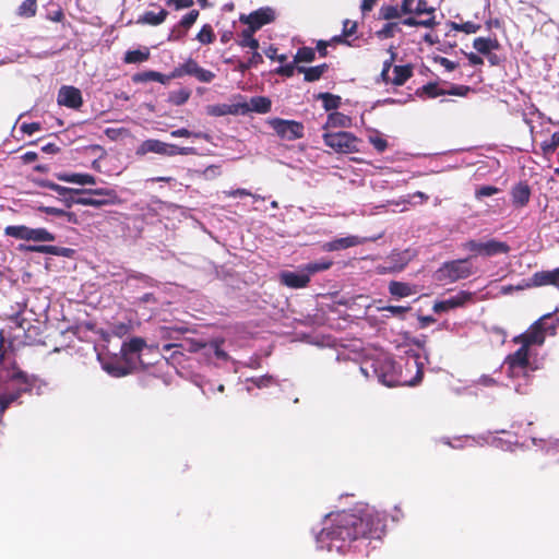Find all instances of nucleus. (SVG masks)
I'll return each instance as SVG.
<instances>
[{
	"instance_id": "a19ab883",
	"label": "nucleus",
	"mask_w": 559,
	"mask_h": 559,
	"mask_svg": "<svg viewBox=\"0 0 559 559\" xmlns=\"http://www.w3.org/2000/svg\"><path fill=\"white\" fill-rule=\"evenodd\" d=\"M190 96L191 91H189L188 88H180L169 94L168 102L175 106H181L189 100Z\"/></svg>"
},
{
	"instance_id": "052dcab7",
	"label": "nucleus",
	"mask_w": 559,
	"mask_h": 559,
	"mask_svg": "<svg viewBox=\"0 0 559 559\" xmlns=\"http://www.w3.org/2000/svg\"><path fill=\"white\" fill-rule=\"evenodd\" d=\"M264 52L267 58L271 60H277L281 63L287 59L286 55H277V48L274 46H270Z\"/></svg>"
},
{
	"instance_id": "bb28decb",
	"label": "nucleus",
	"mask_w": 559,
	"mask_h": 559,
	"mask_svg": "<svg viewBox=\"0 0 559 559\" xmlns=\"http://www.w3.org/2000/svg\"><path fill=\"white\" fill-rule=\"evenodd\" d=\"M510 251V246L504 241L490 239L484 242L483 255L493 257L498 254H507Z\"/></svg>"
},
{
	"instance_id": "f3484780",
	"label": "nucleus",
	"mask_w": 559,
	"mask_h": 559,
	"mask_svg": "<svg viewBox=\"0 0 559 559\" xmlns=\"http://www.w3.org/2000/svg\"><path fill=\"white\" fill-rule=\"evenodd\" d=\"M512 204L520 209L527 205L531 199V188L526 181H520L511 189Z\"/></svg>"
},
{
	"instance_id": "a18cd8bd",
	"label": "nucleus",
	"mask_w": 559,
	"mask_h": 559,
	"mask_svg": "<svg viewBox=\"0 0 559 559\" xmlns=\"http://www.w3.org/2000/svg\"><path fill=\"white\" fill-rule=\"evenodd\" d=\"M37 11L36 0H25L17 9V14L23 17H33Z\"/></svg>"
},
{
	"instance_id": "72a5a7b5",
	"label": "nucleus",
	"mask_w": 559,
	"mask_h": 559,
	"mask_svg": "<svg viewBox=\"0 0 559 559\" xmlns=\"http://www.w3.org/2000/svg\"><path fill=\"white\" fill-rule=\"evenodd\" d=\"M316 98L322 100V105L325 111H336V109L342 104L341 96L334 95L329 92L319 93L318 95H316Z\"/></svg>"
},
{
	"instance_id": "8fccbe9b",
	"label": "nucleus",
	"mask_w": 559,
	"mask_h": 559,
	"mask_svg": "<svg viewBox=\"0 0 559 559\" xmlns=\"http://www.w3.org/2000/svg\"><path fill=\"white\" fill-rule=\"evenodd\" d=\"M199 16L198 10H191L186 15L182 16V19L179 22V26L183 27L185 29L190 28L197 21Z\"/></svg>"
},
{
	"instance_id": "69168bd1",
	"label": "nucleus",
	"mask_w": 559,
	"mask_h": 559,
	"mask_svg": "<svg viewBox=\"0 0 559 559\" xmlns=\"http://www.w3.org/2000/svg\"><path fill=\"white\" fill-rule=\"evenodd\" d=\"M168 5H174L176 10L190 8L193 5V0H167Z\"/></svg>"
},
{
	"instance_id": "9b49d317",
	"label": "nucleus",
	"mask_w": 559,
	"mask_h": 559,
	"mask_svg": "<svg viewBox=\"0 0 559 559\" xmlns=\"http://www.w3.org/2000/svg\"><path fill=\"white\" fill-rule=\"evenodd\" d=\"M275 20V12L271 8H261L249 15H241L240 21L248 25L251 31H259L264 25Z\"/></svg>"
},
{
	"instance_id": "774afa93",
	"label": "nucleus",
	"mask_w": 559,
	"mask_h": 559,
	"mask_svg": "<svg viewBox=\"0 0 559 559\" xmlns=\"http://www.w3.org/2000/svg\"><path fill=\"white\" fill-rule=\"evenodd\" d=\"M22 131L26 134H33L40 130V124L38 122L23 123Z\"/></svg>"
},
{
	"instance_id": "473e14b6",
	"label": "nucleus",
	"mask_w": 559,
	"mask_h": 559,
	"mask_svg": "<svg viewBox=\"0 0 559 559\" xmlns=\"http://www.w3.org/2000/svg\"><path fill=\"white\" fill-rule=\"evenodd\" d=\"M417 15L409 14L408 16L401 20V24L409 27H426L433 28L438 25V22L435 17H428L425 20H418Z\"/></svg>"
},
{
	"instance_id": "1a4fd4ad",
	"label": "nucleus",
	"mask_w": 559,
	"mask_h": 559,
	"mask_svg": "<svg viewBox=\"0 0 559 559\" xmlns=\"http://www.w3.org/2000/svg\"><path fill=\"white\" fill-rule=\"evenodd\" d=\"M473 88L468 85H455L452 84L450 88L445 90L439 86L437 82H428L424 86L417 88L416 95L420 98L427 97V98H436L438 96L443 95H452V96H460V97H466L468 93H471Z\"/></svg>"
},
{
	"instance_id": "c03bdc74",
	"label": "nucleus",
	"mask_w": 559,
	"mask_h": 559,
	"mask_svg": "<svg viewBox=\"0 0 559 559\" xmlns=\"http://www.w3.org/2000/svg\"><path fill=\"white\" fill-rule=\"evenodd\" d=\"M449 26L454 31L463 32L465 34H475L480 29L479 24L471 21L464 23L450 22Z\"/></svg>"
},
{
	"instance_id": "7ed1b4c3",
	"label": "nucleus",
	"mask_w": 559,
	"mask_h": 559,
	"mask_svg": "<svg viewBox=\"0 0 559 559\" xmlns=\"http://www.w3.org/2000/svg\"><path fill=\"white\" fill-rule=\"evenodd\" d=\"M556 329L557 326L551 314H545L535 321L526 332L514 336L513 342L527 347L532 345H542L545 342L547 334L555 335Z\"/></svg>"
},
{
	"instance_id": "20e7f679",
	"label": "nucleus",
	"mask_w": 559,
	"mask_h": 559,
	"mask_svg": "<svg viewBox=\"0 0 559 559\" xmlns=\"http://www.w3.org/2000/svg\"><path fill=\"white\" fill-rule=\"evenodd\" d=\"M473 274V267L468 259H459L444 262L436 272L438 281H447L454 283L460 280L469 277Z\"/></svg>"
},
{
	"instance_id": "aec40b11",
	"label": "nucleus",
	"mask_w": 559,
	"mask_h": 559,
	"mask_svg": "<svg viewBox=\"0 0 559 559\" xmlns=\"http://www.w3.org/2000/svg\"><path fill=\"white\" fill-rule=\"evenodd\" d=\"M413 255L409 250L392 252L388 257L389 272H401L411 262Z\"/></svg>"
},
{
	"instance_id": "ea45409f",
	"label": "nucleus",
	"mask_w": 559,
	"mask_h": 559,
	"mask_svg": "<svg viewBox=\"0 0 559 559\" xmlns=\"http://www.w3.org/2000/svg\"><path fill=\"white\" fill-rule=\"evenodd\" d=\"M316 59V49L312 47H300L294 56V63L312 62Z\"/></svg>"
},
{
	"instance_id": "393cba45",
	"label": "nucleus",
	"mask_w": 559,
	"mask_h": 559,
	"mask_svg": "<svg viewBox=\"0 0 559 559\" xmlns=\"http://www.w3.org/2000/svg\"><path fill=\"white\" fill-rule=\"evenodd\" d=\"M389 293L395 298H405L417 293L415 285L404 282L391 281L389 284Z\"/></svg>"
},
{
	"instance_id": "79ce46f5",
	"label": "nucleus",
	"mask_w": 559,
	"mask_h": 559,
	"mask_svg": "<svg viewBox=\"0 0 559 559\" xmlns=\"http://www.w3.org/2000/svg\"><path fill=\"white\" fill-rule=\"evenodd\" d=\"M197 154V150L191 146H185L180 147L175 144H168L166 143V153H164V156H175V155H194Z\"/></svg>"
},
{
	"instance_id": "e2e57ef3",
	"label": "nucleus",
	"mask_w": 559,
	"mask_h": 559,
	"mask_svg": "<svg viewBox=\"0 0 559 559\" xmlns=\"http://www.w3.org/2000/svg\"><path fill=\"white\" fill-rule=\"evenodd\" d=\"M38 211L40 213H45L47 215H52V216H57V217H62V215L64 214V210L53 207V206H39Z\"/></svg>"
},
{
	"instance_id": "de8ad7c7",
	"label": "nucleus",
	"mask_w": 559,
	"mask_h": 559,
	"mask_svg": "<svg viewBox=\"0 0 559 559\" xmlns=\"http://www.w3.org/2000/svg\"><path fill=\"white\" fill-rule=\"evenodd\" d=\"M197 39L202 44H212L215 40V34L212 26L210 24L203 25L197 35Z\"/></svg>"
},
{
	"instance_id": "338daca9",
	"label": "nucleus",
	"mask_w": 559,
	"mask_h": 559,
	"mask_svg": "<svg viewBox=\"0 0 559 559\" xmlns=\"http://www.w3.org/2000/svg\"><path fill=\"white\" fill-rule=\"evenodd\" d=\"M438 62L449 72L454 71L459 66L456 62L445 57H439Z\"/></svg>"
},
{
	"instance_id": "2eb2a0df",
	"label": "nucleus",
	"mask_w": 559,
	"mask_h": 559,
	"mask_svg": "<svg viewBox=\"0 0 559 559\" xmlns=\"http://www.w3.org/2000/svg\"><path fill=\"white\" fill-rule=\"evenodd\" d=\"M471 299H472L471 293L460 292L457 295H455L447 300L437 301L433 305L432 310L436 313L445 312L450 309H454V308L464 306Z\"/></svg>"
},
{
	"instance_id": "9d476101",
	"label": "nucleus",
	"mask_w": 559,
	"mask_h": 559,
	"mask_svg": "<svg viewBox=\"0 0 559 559\" xmlns=\"http://www.w3.org/2000/svg\"><path fill=\"white\" fill-rule=\"evenodd\" d=\"M183 75L194 76L202 83H210L216 78L214 72L200 67L192 58H189L185 63L176 67L171 72L174 79L182 78Z\"/></svg>"
},
{
	"instance_id": "5fc2aeb1",
	"label": "nucleus",
	"mask_w": 559,
	"mask_h": 559,
	"mask_svg": "<svg viewBox=\"0 0 559 559\" xmlns=\"http://www.w3.org/2000/svg\"><path fill=\"white\" fill-rule=\"evenodd\" d=\"M532 284H533V280H532V277H530V278H524V280H522V281H521V283H519L516 286H512V285H510V286L504 287V288H503V292H506V293H510V292H512L513 289H515V290L530 289V288H533V287H534V285H532Z\"/></svg>"
},
{
	"instance_id": "f704fd0d",
	"label": "nucleus",
	"mask_w": 559,
	"mask_h": 559,
	"mask_svg": "<svg viewBox=\"0 0 559 559\" xmlns=\"http://www.w3.org/2000/svg\"><path fill=\"white\" fill-rule=\"evenodd\" d=\"M146 346V342L142 337H132L124 342L121 346V353L124 355L140 353Z\"/></svg>"
},
{
	"instance_id": "a211bd4d",
	"label": "nucleus",
	"mask_w": 559,
	"mask_h": 559,
	"mask_svg": "<svg viewBox=\"0 0 559 559\" xmlns=\"http://www.w3.org/2000/svg\"><path fill=\"white\" fill-rule=\"evenodd\" d=\"M281 282L290 288H304L309 284L310 277L302 270L300 273L287 271L281 274Z\"/></svg>"
},
{
	"instance_id": "4be33fe9",
	"label": "nucleus",
	"mask_w": 559,
	"mask_h": 559,
	"mask_svg": "<svg viewBox=\"0 0 559 559\" xmlns=\"http://www.w3.org/2000/svg\"><path fill=\"white\" fill-rule=\"evenodd\" d=\"M135 153L138 156H144L148 153L164 156V153H166V143L157 139H148L139 145Z\"/></svg>"
},
{
	"instance_id": "5701e85b",
	"label": "nucleus",
	"mask_w": 559,
	"mask_h": 559,
	"mask_svg": "<svg viewBox=\"0 0 559 559\" xmlns=\"http://www.w3.org/2000/svg\"><path fill=\"white\" fill-rule=\"evenodd\" d=\"M359 243H360V241L357 236H348V237L337 238L332 241L325 242L322 246V249L324 251H329V252L338 251V250H344V249H347L350 247H355Z\"/></svg>"
},
{
	"instance_id": "e433bc0d",
	"label": "nucleus",
	"mask_w": 559,
	"mask_h": 559,
	"mask_svg": "<svg viewBox=\"0 0 559 559\" xmlns=\"http://www.w3.org/2000/svg\"><path fill=\"white\" fill-rule=\"evenodd\" d=\"M255 32L257 31H251V28H249V27L243 29L240 34V39L238 41V45L242 48L248 47L252 50H258L260 45H259V40L253 37V34Z\"/></svg>"
},
{
	"instance_id": "c756f323",
	"label": "nucleus",
	"mask_w": 559,
	"mask_h": 559,
	"mask_svg": "<svg viewBox=\"0 0 559 559\" xmlns=\"http://www.w3.org/2000/svg\"><path fill=\"white\" fill-rule=\"evenodd\" d=\"M329 69V66L326 63H322V64H319V66H316V67H310V68H306V67H297V71L299 73H304V80L306 82H316V81H319L321 79V76L328 71Z\"/></svg>"
},
{
	"instance_id": "4d7b16f0",
	"label": "nucleus",
	"mask_w": 559,
	"mask_h": 559,
	"mask_svg": "<svg viewBox=\"0 0 559 559\" xmlns=\"http://www.w3.org/2000/svg\"><path fill=\"white\" fill-rule=\"evenodd\" d=\"M79 194H81V192H71L66 197H61L60 201L64 204L66 207L70 209L74 204H80V197H76Z\"/></svg>"
},
{
	"instance_id": "864d4df0",
	"label": "nucleus",
	"mask_w": 559,
	"mask_h": 559,
	"mask_svg": "<svg viewBox=\"0 0 559 559\" xmlns=\"http://www.w3.org/2000/svg\"><path fill=\"white\" fill-rule=\"evenodd\" d=\"M369 142L379 153H383L388 148V141L382 136L371 135L369 136Z\"/></svg>"
},
{
	"instance_id": "4c0bfd02",
	"label": "nucleus",
	"mask_w": 559,
	"mask_h": 559,
	"mask_svg": "<svg viewBox=\"0 0 559 559\" xmlns=\"http://www.w3.org/2000/svg\"><path fill=\"white\" fill-rule=\"evenodd\" d=\"M404 15V12L401 11V7L384 4L379 10L380 19L385 21H391L395 19H401Z\"/></svg>"
},
{
	"instance_id": "4468645a",
	"label": "nucleus",
	"mask_w": 559,
	"mask_h": 559,
	"mask_svg": "<svg viewBox=\"0 0 559 559\" xmlns=\"http://www.w3.org/2000/svg\"><path fill=\"white\" fill-rule=\"evenodd\" d=\"M247 103H237V104H216L207 106L206 112L213 117H222L227 115H246L247 114Z\"/></svg>"
},
{
	"instance_id": "3c124183",
	"label": "nucleus",
	"mask_w": 559,
	"mask_h": 559,
	"mask_svg": "<svg viewBox=\"0 0 559 559\" xmlns=\"http://www.w3.org/2000/svg\"><path fill=\"white\" fill-rule=\"evenodd\" d=\"M297 63H294L293 61L290 63L280 66L278 68H276L275 73L285 78H292L295 71H297Z\"/></svg>"
},
{
	"instance_id": "c9c22d12",
	"label": "nucleus",
	"mask_w": 559,
	"mask_h": 559,
	"mask_svg": "<svg viewBox=\"0 0 559 559\" xmlns=\"http://www.w3.org/2000/svg\"><path fill=\"white\" fill-rule=\"evenodd\" d=\"M333 265V261L329 259H321L318 261L310 262L302 267L309 276L319 272L329 270Z\"/></svg>"
},
{
	"instance_id": "603ef678",
	"label": "nucleus",
	"mask_w": 559,
	"mask_h": 559,
	"mask_svg": "<svg viewBox=\"0 0 559 559\" xmlns=\"http://www.w3.org/2000/svg\"><path fill=\"white\" fill-rule=\"evenodd\" d=\"M499 188L495 187V186H481L480 188H478L475 192V198L480 200L481 198H485V197H491L493 194H497L499 192Z\"/></svg>"
},
{
	"instance_id": "b1692460",
	"label": "nucleus",
	"mask_w": 559,
	"mask_h": 559,
	"mask_svg": "<svg viewBox=\"0 0 559 559\" xmlns=\"http://www.w3.org/2000/svg\"><path fill=\"white\" fill-rule=\"evenodd\" d=\"M473 47L478 53L485 56L493 50L500 49L501 45L496 37H476L473 40Z\"/></svg>"
},
{
	"instance_id": "6ab92c4d",
	"label": "nucleus",
	"mask_w": 559,
	"mask_h": 559,
	"mask_svg": "<svg viewBox=\"0 0 559 559\" xmlns=\"http://www.w3.org/2000/svg\"><path fill=\"white\" fill-rule=\"evenodd\" d=\"M534 287L554 285L559 288V267L552 271H540L532 275Z\"/></svg>"
},
{
	"instance_id": "bf43d9fd",
	"label": "nucleus",
	"mask_w": 559,
	"mask_h": 559,
	"mask_svg": "<svg viewBox=\"0 0 559 559\" xmlns=\"http://www.w3.org/2000/svg\"><path fill=\"white\" fill-rule=\"evenodd\" d=\"M250 382H252L257 388H266L271 385L273 382V377L271 376H263V377H257L249 379Z\"/></svg>"
},
{
	"instance_id": "c85d7f7f",
	"label": "nucleus",
	"mask_w": 559,
	"mask_h": 559,
	"mask_svg": "<svg viewBox=\"0 0 559 559\" xmlns=\"http://www.w3.org/2000/svg\"><path fill=\"white\" fill-rule=\"evenodd\" d=\"M57 178L64 182H71V183H76V185H81V186L96 183V178L91 174H79V173L59 174V175H57Z\"/></svg>"
},
{
	"instance_id": "58836bf2",
	"label": "nucleus",
	"mask_w": 559,
	"mask_h": 559,
	"mask_svg": "<svg viewBox=\"0 0 559 559\" xmlns=\"http://www.w3.org/2000/svg\"><path fill=\"white\" fill-rule=\"evenodd\" d=\"M150 58V51L147 49L145 50H129L126 52L123 61L126 63H141Z\"/></svg>"
},
{
	"instance_id": "6e6d98bb",
	"label": "nucleus",
	"mask_w": 559,
	"mask_h": 559,
	"mask_svg": "<svg viewBox=\"0 0 559 559\" xmlns=\"http://www.w3.org/2000/svg\"><path fill=\"white\" fill-rule=\"evenodd\" d=\"M223 341H213L211 346L214 349V354L218 359L228 360V354L222 348Z\"/></svg>"
},
{
	"instance_id": "f8f14e48",
	"label": "nucleus",
	"mask_w": 559,
	"mask_h": 559,
	"mask_svg": "<svg viewBox=\"0 0 559 559\" xmlns=\"http://www.w3.org/2000/svg\"><path fill=\"white\" fill-rule=\"evenodd\" d=\"M57 102L61 106L79 109L83 105L82 93L78 87L63 85L58 92Z\"/></svg>"
},
{
	"instance_id": "13d9d810",
	"label": "nucleus",
	"mask_w": 559,
	"mask_h": 559,
	"mask_svg": "<svg viewBox=\"0 0 559 559\" xmlns=\"http://www.w3.org/2000/svg\"><path fill=\"white\" fill-rule=\"evenodd\" d=\"M484 242L477 240H468L464 243V248L475 252L476 254L483 255Z\"/></svg>"
},
{
	"instance_id": "09e8293b",
	"label": "nucleus",
	"mask_w": 559,
	"mask_h": 559,
	"mask_svg": "<svg viewBox=\"0 0 559 559\" xmlns=\"http://www.w3.org/2000/svg\"><path fill=\"white\" fill-rule=\"evenodd\" d=\"M170 135L173 138H190V136H194V138H202V139H205L207 140V134L205 133H202V132H191L190 130L186 129V128H180V129H177V130H174L170 132Z\"/></svg>"
},
{
	"instance_id": "f03ea898",
	"label": "nucleus",
	"mask_w": 559,
	"mask_h": 559,
	"mask_svg": "<svg viewBox=\"0 0 559 559\" xmlns=\"http://www.w3.org/2000/svg\"><path fill=\"white\" fill-rule=\"evenodd\" d=\"M418 359L419 355L414 354L404 365L393 360H385L378 374L379 380L391 388L399 385L414 386L418 384L424 377V367Z\"/></svg>"
},
{
	"instance_id": "423d86ee",
	"label": "nucleus",
	"mask_w": 559,
	"mask_h": 559,
	"mask_svg": "<svg viewBox=\"0 0 559 559\" xmlns=\"http://www.w3.org/2000/svg\"><path fill=\"white\" fill-rule=\"evenodd\" d=\"M4 235L15 239L35 242H50L56 240V235L46 228H31L25 225H9L4 228Z\"/></svg>"
},
{
	"instance_id": "49530a36",
	"label": "nucleus",
	"mask_w": 559,
	"mask_h": 559,
	"mask_svg": "<svg viewBox=\"0 0 559 559\" xmlns=\"http://www.w3.org/2000/svg\"><path fill=\"white\" fill-rule=\"evenodd\" d=\"M40 186L44 187V188H48L50 190L56 191L60 197H66L67 194L71 193V192H80L81 191L79 189L67 188V187L57 185V183H55L52 181H49V180H43L40 182Z\"/></svg>"
},
{
	"instance_id": "2f4dec72",
	"label": "nucleus",
	"mask_w": 559,
	"mask_h": 559,
	"mask_svg": "<svg viewBox=\"0 0 559 559\" xmlns=\"http://www.w3.org/2000/svg\"><path fill=\"white\" fill-rule=\"evenodd\" d=\"M393 79L391 80V83L396 86L403 85L408 79L413 75V66L412 64H405V66H395L393 68Z\"/></svg>"
},
{
	"instance_id": "412c9836",
	"label": "nucleus",
	"mask_w": 559,
	"mask_h": 559,
	"mask_svg": "<svg viewBox=\"0 0 559 559\" xmlns=\"http://www.w3.org/2000/svg\"><path fill=\"white\" fill-rule=\"evenodd\" d=\"M170 79H174L171 76V73L169 75H165L160 72L153 71V70L138 72L132 75V82L135 84L147 83L151 81L158 82L160 84H167Z\"/></svg>"
},
{
	"instance_id": "dca6fc26",
	"label": "nucleus",
	"mask_w": 559,
	"mask_h": 559,
	"mask_svg": "<svg viewBox=\"0 0 559 559\" xmlns=\"http://www.w3.org/2000/svg\"><path fill=\"white\" fill-rule=\"evenodd\" d=\"M27 251L51 254L63 258H72L75 253V250L72 248L58 247L52 245H33L25 247Z\"/></svg>"
},
{
	"instance_id": "680f3d73",
	"label": "nucleus",
	"mask_w": 559,
	"mask_h": 559,
	"mask_svg": "<svg viewBox=\"0 0 559 559\" xmlns=\"http://www.w3.org/2000/svg\"><path fill=\"white\" fill-rule=\"evenodd\" d=\"M357 31V23L349 20H345L343 23V36L346 38L354 35Z\"/></svg>"
},
{
	"instance_id": "ddd939ff",
	"label": "nucleus",
	"mask_w": 559,
	"mask_h": 559,
	"mask_svg": "<svg viewBox=\"0 0 559 559\" xmlns=\"http://www.w3.org/2000/svg\"><path fill=\"white\" fill-rule=\"evenodd\" d=\"M530 347L521 345V347L513 354L507 356L504 364L511 372L524 371L530 364Z\"/></svg>"
},
{
	"instance_id": "7c9ffc66",
	"label": "nucleus",
	"mask_w": 559,
	"mask_h": 559,
	"mask_svg": "<svg viewBox=\"0 0 559 559\" xmlns=\"http://www.w3.org/2000/svg\"><path fill=\"white\" fill-rule=\"evenodd\" d=\"M247 114L249 111L267 114L272 108V102L269 97L265 96H254L251 97L250 103H247Z\"/></svg>"
},
{
	"instance_id": "6e6552de",
	"label": "nucleus",
	"mask_w": 559,
	"mask_h": 559,
	"mask_svg": "<svg viewBox=\"0 0 559 559\" xmlns=\"http://www.w3.org/2000/svg\"><path fill=\"white\" fill-rule=\"evenodd\" d=\"M267 123L283 140L295 141L305 136V127L300 121L271 118Z\"/></svg>"
},
{
	"instance_id": "37998d69",
	"label": "nucleus",
	"mask_w": 559,
	"mask_h": 559,
	"mask_svg": "<svg viewBox=\"0 0 559 559\" xmlns=\"http://www.w3.org/2000/svg\"><path fill=\"white\" fill-rule=\"evenodd\" d=\"M436 8L432 7V5H429L428 2L426 0H416V3H415V7L413 8V13L414 15H421V14H427L429 15V17H435L436 19Z\"/></svg>"
},
{
	"instance_id": "39448f33",
	"label": "nucleus",
	"mask_w": 559,
	"mask_h": 559,
	"mask_svg": "<svg viewBox=\"0 0 559 559\" xmlns=\"http://www.w3.org/2000/svg\"><path fill=\"white\" fill-rule=\"evenodd\" d=\"M323 142L336 153L349 154L359 152L358 144L360 140L350 132H325L323 134Z\"/></svg>"
},
{
	"instance_id": "0eeeda50",
	"label": "nucleus",
	"mask_w": 559,
	"mask_h": 559,
	"mask_svg": "<svg viewBox=\"0 0 559 559\" xmlns=\"http://www.w3.org/2000/svg\"><path fill=\"white\" fill-rule=\"evenodd\" d=\"M81 194L87 197H80V205L100 207L108 204H116L119 202V197L114 189L97 188V189H80Z\"/></svg>"
},
{
	"instance_id": "0e129e2a",
	"label": "nucleus",
	"mask_w": 559,
	"mask_h": 559,
	"mask_svg": "<svg viewBox=\"0 0 559 559\" xmlns=\"http://www.w3.org/2000/svg\"><path fill=\"white\" fill-rule=\"evenodd\" d=\"M383 310L392 313L393 316L403 317L408 310H411V307L386 306Z\"/></svg>"
},
{
	"instance_id": "cd10ccee",
	"label": "nucleus",
	"mask_w": 559,
	"mask_h": 559,
	"mask_svg": "<svg viewBox=\"0 0 559 559\" xmlns=\"http://www.w3.org/2000/svg\"><path fill=\"white\" fill-rule=\"evenodd\" d=\"M352 126V118L340 111H332L328 115L326 122L323 129L328 128H349Z\"/></svg>"
},
{
	"instance_id": "f257e3e1",
	"label": "nucleus",
	"mask_w": 559,
	"mask_h": 559,
	"mask_svg": "<svg viewBox=\"0 0 559 559\" xmlns=\"http://www.w3.org/2000/svg\"><path fill=\"white\" fill-rule=\"evenodd\" d=\"M385 532V518L373 508L356 512L341 511L329 515V524L317 535L321 548L342 551L353 542L380 539Z\"/></svg>"
},
{
	"instance_id": "a878e982",
	"label": "nucleus",
	"mask_w": 559,
	"mask_h": 559,
	"mask_svg": "<svg viewBox=\"0 0 559 559\" xmlns=\"http://www.w3.org/2000/svg\"><path fill=\"white\" fill-rule=\"evenodd\" d=\"M168 16V11L160 9L157 13L153 11H146L140 15L136 20L138 24L157 26L165 22Z\"/></svg>"
}]
</instances>
